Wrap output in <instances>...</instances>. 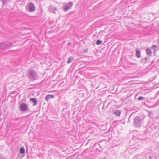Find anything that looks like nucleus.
Returning <instances> with one entry per match:
<instances>
[{
	"instance_id": "1",
	"label": "nucleus",
	"mask_w": 159,
	"mask_h": 159,
	"mask_svg": "<svg viewBox=\"0 0 159 159\" xmlns=\"http://www.w3.org/2000/svg\"><path fill=\"white\" fill-rule=\"evenodd\" d=\"M143 119L139 116L135 117L133 120L134 125L136 127H140L143 124Z\"/></svg>"
},
{
	"instance_id": "2",
	"label": "nucleus",
	"mask_w": 159,
	"mask_h": 159,
	"mask_svg": "<svg viewBox=\"0 0 159 159\" xmlns=\"http://www.w3.org/2000/svg\"><path fill=\"white\" fill-rule=\"evenodd\" d=\"M29 78L30 80L32 81H34L37 79V74L33 70H30L29 72Z\"/></svg>"
},
{
	"instance_id": "3",
	"label": "nucleus",
	"mask_w": 159,
	"mask_h": 159,
	"mask_svg": "<svg viewBox=\"0 0 159 159\" xmlns=\"http://www.w3.org/2000/svg\"><path fill=\"white\" fill-rule=\"evenodd\" d=\"M19 110L21 111H26L28 109V107L26 104L22 103L19 106Z\"/></svg>"
},
{
	"instance_id": "4",
	"label": "nucleus",
	"mask_w": 159,
	"mask_h": 159,
	"mask_svg": "<svg viewBox=\"0 0 159 159\" xmlns=\"http://www.w3.org/2000/svg\"><path fill=\"white\" fill-rule=\"evenodd\" d=\"M2 44L3 47V49H5L7 47H8L11 46L12 43L10 42H2Z\"/></svg>"
},
{
	"instance_id": "5",
	"label": "nucleus",
	"mask_w": 159,
	"mask_h": 159,
	"mask_svg": "<svg viewBox=\"0 0 159 159\" xmlns=\"http://www.w3.org/2000/svg\"><path fill=\"white\" fill-rule=\"evenodd\" d=\"M35 7L33 3L32 2L30 3L29 9L30 12H33L35 10Z\"/></svg>"
},
{
	"instance_id": "6",
	"label": "nucleus",
	"mask_w": 159,
	"mask_h": 159,
	"mask_svg": "<svg viewBox=\"0 0 159 159\" xmlns=\"http://www.w3.org/2000/svg\"><path fill=\"white\" fill-rule=\"evenodd\" d=\"M146 54L148 56H151L152 55V52L149 48H148L146 49Z\"/></svg>"
},
{
	"instance_id": "7",
	"label": "nucleus",
	"mask_w": 159,
	"mask_h": 159,
	"mask_svg": "<svg viewBox=\"0 0 159 159\" xmlns=\"http://www.w3.org/2000/svg\"><path fill=\"white\" fill-rule=\"evenodd\" d=\"M113 113L115 114L116 116H120L121 113V111L119 110H114L113 112Z\"/></svg>"
},
{
	"instance_id": "8",
	"label": "nucleus",
	"mask_w": 159,
	"mask_h": 159,
	"mask_svg": "<svg viewBox=\"0 0 159 159\" xmlns=\"http://www.w3.org/2000/svg\"><path fill=\"white\" fill-rule=\"evenodd\" d=\"M49 10L51 12L55 13V11H56L57 9L55 7H53L52 6H50L49 7Z\"/></svg>"
},
{
	"instance_id": "9",
	"label": "nucleus",
	"mask_w": 159,
	"mask_h": 159,
	"mask_svg": "<svg viewBox=\"0 0 159 159\" xmlns=\"http://www.w3.org/2000/svg\"><path fill=\"white\" fill-rule=\"evenodd\" d=\"M54 97V96L53 95H48L46 97L45 100L47 101H48L51 98H53Z\"/></svg>"
},
{
	"instance_id": "10",
	"label": "nucleus",
	"mask_w": 159,
	"mask_h": 159,
	"mask_svg": "<svg viewBox=\"0 0 159 159\" xmlns=\"http://www.w3.org/2000/svg\"><path fill=\"white\" fill-rule=\"evenodd\" d=\"M135 55L138 58H139L141 57L140 51L139 50L138 48L136 49Z\"/></svg>"
},
{
	"instance_id": "11",
	"label": "nucleus",
	"mask_w": 159,
	"mask_h": 159,
	"mask_svg": "<svg viewBox=\"0 0 159 159\" xmlns=\"http://www.w3.org/2000/svg\"><path fill=\"white\" fill-rule=\"evenodd\" d=\"M30 101L32 102L34 104H33V106H35L37 103V101L35 98H32L30 99Z\"/></svg>"
},
{
	"instance_id": "12",
	"label": "nucleus",
	"mask_w": 159,
	"mask_h": 159,
	"mask_svg": "<svg viewBox=\"0 0 159 159\" xmlns=\"http://www.w3.org/2000/svg\"><path fill=\"white\" fill-rule=\"evenodd\" d=\"M73 59V57H70L67 61V63H71L72 62Z\"/></svg>"
},
{
	"instance_id": "13",
	"label": "nucleus",
	"mask_w": 159,
	"mask_h": 159,
	"mask_svg": "<svg viewBox=\"0 0 159 159\" xmlns=\"http://www.w3.org/2000/svg\"><path fill=\"white\" fill-rule=\"evenodd\" d=\"M20 152L22 154H23L25 153V149L21 147L20 148Z\"/></svg>"
},
{
	"instance_id": "14",
	"label": "nucleus",
	"mask_w": 159,
	"mask_h": 159,
	"mask_svg": "<svg viewBox=\"0 0 159 159\" xmlns=\"http://www.w3.org/2000/svg\"><path fill=\"white\" fill-rule=\"evenodd\" d=\"M69 8H70L67 5H66L64 7L63 10L64 11H66Z\"/></svg>"
},
{
	"instance_id": "15",
	"label": "nucleus",
	"mask_w": 159,
	"mask_h": 159,
	"mask_svg": "<svg viewBox=\"0 0 159 159\" xmlns=\"http://www.w3.org/2000/svg\"><path fill=\"white\" fill-rule=\"evenodd\" d=\"M102 41L99 40H98L96 42V44L98 45H100L102 43Z\"/></svg>"
},
{
	"instance_id": "16",
	"label": "nucleus",
	"mask_w": 159,
	"mask_h": 159,
	"mask_svg": "<svg viewBox=\"0 0 159 159\" xmlns=\"http://www.w3.org/2000/svg\"><path fill=\"white\" fill-rule=\"evenodd\" d=\"M145 99V98H144L143 97H142V96L139 97L138 98V100L139 101L144 100Z\"/></svg>"
},
{
	"instance_id": "17",
	"label": "nucleus",
	"mask_w": 159,
	"mask_h": 159,
	"mask_svg": "<svg viewBox=\"0 0 159 159\" xmlns=\"http://www.w3.org/2000/svg\"><path fill=\"white\" fill-rule=\"evenodd\" d=\"M69 6V7L70 8H71V7L73 5V3L71 2H69L68 5Z\"/></svg>"
},
{
	"instance_id": "18",
	"label": "nucleus",
	"mask_w": 159,
	"mask_h": 159,
	"mask_svg": "<svg viewBox=\"0 0 159 159\" xmlns=\"http://www.w3.org/2000/svg\"><path fill=\"white\" fill-rule=\"evenodd\" d=\"M8 0H0L3 5H4L7 2Z\"/></svg>"
},
{
	"instance_id": "19",
	"label": "nucleus",
	"mask_w": 159,
	"mask_h": 159,
	"mask_svg": "<svg viewBox=\"0 0 159 159\" xmlns=\"http://www.w3.org/2000/svg\"><path fill=\"white\" fill-rule=\"evenodd\" d=\"M157 48V46L156 45H153L151 47V48L154 49L155 51L156 50Z\"/></svg>"
},
{
	"instance_id": "20",
	"label": "nucleus",
	"mask_w": 159,
	"mask_h": 159,
	"mask_svg": "<svg viewBox=\"0 0 159 159\" xmlns=\"http://www.w3.org/2000/svg\"><path fill=\"white\" fill-rule=\"evenodd\" d=\"M0 49H3L2 42L0 43Z\"/></svg>"
},
{
	"instance_id": "21",
	"label": "nucleus",
	"mask_w": 159,
	"mask_h": 159,
	"mask_svg": "<svg viewBox=\"0 0 159 159\" xmlns=\"http://www.w3.org/2000/svg\"><path fill=\"white\" fill-rule=\"evenodd\" d=\"M88 49H86V50H84V53H87L88 52Z\"/></svg>"
},
{
	"instance_id": "22",
	"label": "nucleus",
	"mask_w": 159,
	"mask_h": 159,
	"mask_svg": "<svg viewBox=\"0 0 159 159\" xmlns=\"http://www.w3.org/2000/svg\"><path fill=\"white\" fill-rule=\"evenodd\" d=\"M148 58L147 57H146L144 58V59L145 60H147Z\"/></svg>"
},
{
	"instance_id": "23",
	"label": "nucleus",
	"mask_w": 159,
	"mask_h": 159,
	"mask_svg": "<svg viewBox=\"0 0 159 159\" xmlns=\"http://www.w3.org/2000/svg\"><path fill=\"white\" fill-rule=\"evenodd\" d=\"M133 114V113H132L131 114V115H130V116L129 117H130V116L132 115V114Z\"/></svg>"
},
{
	"instance_id": "24",
	"label": "nucleus",
	"mask_w": 159,
	"mask_h": 159,
	"mask_svg": "<svg viewBox=\"0 0 159 159\" xmlns=\"http://www.w3.org/2000/svg\"><path fill=\"white\" fill-rule=\"evenodd\" d=\"M151 157H150V159H151Z\"/></svg>"
},
{
	"instance_id": "25",
	"label": "nucleus",
	"mask_w": 159,
	"mask_h": 159,
	"mask_svg": "<svg viewBox=\"0 0 159 159\" xmlns=\"http://www.w3.org/2000/svg\"><path fill=\"white\" fill-rule=\"evenodd\" d=\"M85 152V151H84V152H83V153H84Z\"/></svg>"
}]
</instances>
